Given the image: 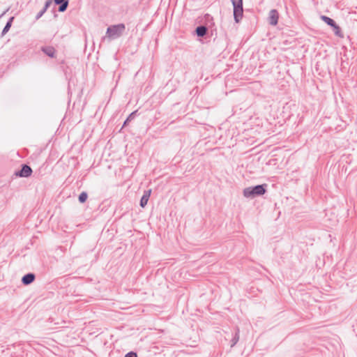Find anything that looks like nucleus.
<instances>
[{
	"instance_id": "7",
	"label": "nucleus",
	"mask_w": 357,
	"mask_h": 357,
	"mask_svg": "<svg viewBox=\"0 0 357 357\" xmlns=\"http://www.w3.org/2000/svg\"><path fill=\"white\" fill-rule=\"evenodd\" d=\"M54 1L56 4H61L59 8L60 12H63L66 10L68 5V0H54Z\"/></svg>"
},
{
	"instance_id": "13",
	"label": "nucleus",
	"mask_w": 357,
	"mask_h": 357,
	"mask_svg": "<svg viewBox=\"0 0 357 357\" xmlns=\"http://www.w3.org/2000/svg\"><path fill=\"white\" fill-rule=\"evenodd\" d=\"M87 194L86 192H82L79 196V200L80 202L84 203L87 199Z\"/></svg>"
},
{
	"instance_id": "4",
	"label": "nucleus",
	"mask_w": 357,
	"mask_h": 357,
	"mask_svg": "<svg viewBox=\"0 0 357 357\" xmlns=\"http://www.w3.org/2000/svg\"><path fill=\"white\" fill-rule=\"evenodd\" d=\"M279 19V14L276 10H271L268 14V22L271 25H276Z\"/></svg>"
},
{
	"instance_id": "14",
	"label": "nucleus",
	"mask_w": 357,
	"mask_h": 357,
	"mask_svg": "<svg viewBox=\"0 0 357 357\" xmlns=\"http://www.w3.org/2000/svg\"><path fill=\"white\" fill-rule=\"evenodd\" d=\"M333 28L334 29L335 33L337 36H341L340 29V27L337 25H336V24H335V26H333Z\"/></svg>"
},
{
	"instance_id": "8",
	"label": "nucleus",
	"mask_w": 357,
	"mask_h": 357,
	"mask_svg": "<svg viewBox=\"0 0 357 357\" xmlns=\"http://www.w3.org/2000/svg\"><path fill=\"white\" fill-rule=\"evenodd\" d=\"M34 279H35V275L32 273H29V274L24 275L22 278V280L24 284H31L32 282H33Z\"/></svg>"
},
{
	"instance_id": "16",
	"label": "nucleus",
	"mask_w": 357,
	"mask_h": 357,
	"mask_svg": "<svg viewBox=\"0 0 357 357\" xmlns=\"http://www.w3.org/2000/svg\"><path fill=\"white\" fill-rule=\"evenodd\" d=\"M52 3V0H48L45 3V9H47Z\"/></svg>"
},
{
	"instance_id": "1",
	"label": "nucleus",
	"mask_w": 357,
	"mask_h": 357,
	"mask_svg": "<svg viewBox=\"0 0 357 357\" xmlns=\"http://www.w3.org/2000/svg\"><path fill=\"white\" fill-rule=\"evenodd\" d=\"M266 185H259L255 187H249L243 190V195L246 197H254L258 195H262L266 192Z\"/></svg>"
},
{
	"instance_id": "9",
	"label": "nucleus",
	"mask_w": 357,
	"mask_h": 357,
	"mask_svg": "<svg viewBox=\"0 0 357 357\" xmlns=\"http://www.w3.org/2000/svg\"><path fill=\"white\" fill-rule=\"evenodd\" d=\"M44 52L50 57H54L55 55V50L53 47H48L43 49Z\"/></svg>"
},
{
	"instance_id": "6",
	"label": "nucleus",
	"mask_w": 357,
	"mask_h": 357,
	"mask_svg": "<svg viewBox=\"0 0 357 357\" xmlns=\"http://www.w3.org/2000/svg\"><path fill=\"white\" fill-rule=\"evenodd\" d=\"M32 170L28 165H24L19 174L20 176L27 177L31 175Z\"/></svg>"
},
{
	"instance_id": "2",
	"label": "nucleus",
	"mask_w": 357,
	"mask_h": 357,
	"mask_svg": "<svg viewBox=\"0 0 357 357\" xmlns=\"http://www.w3.org/2000/svg\"><path fill=\"white\" fill-rule=\"evenodd\" d=\"M234 6V16L235 21L238 22L243 16V0H231Z\"/></svg>"
},
{
	"instance_id": "3",
	"label": "nucleus",
	"mask_w": 357,
	"mask_h": 357,
	"mask_svg": "<svg viewBox=\"0 0 357 357\" xmlns=\"http://www.w3.org/2000/svg\"><path fill=\"white\" fill-rule=\"evenodd\" d=\"M125 29L122 24L110 26L107 29V34L109 38H116L121 35Z\"/></svg>"
},
{
	"instance_id": "5",
	"label": "nucleus",
	"mask_w": 357,
	"mask_h": 357,
	"mask_svg": "<svg viewBox=\"0 0 357 357\" xmlns=\"http://www.w3.org/2000/svg\"><path fill=\"white\" fill-rule=\"evenodd\" d=\"M151 190H149L146 191L144 192V195L142 196L141 201H140V206L142 208H144L147 204L149 197L151 195Z\"/></svg>"
},
{
	"instance_id": "12",
	"label": "nucleus",
	"mask_w": 357,
	"mask_h": 357,
	"mask_svg": "<svg viewBox=\"0 0 357 357\" xmlns=\"http://www.w3.org/2000/svg\"><path fill=\"white\" fill-rule=\"evenodd\" d=\"M14 17H12L9 21L7 22L6 25L5 26L4 29H3V31H2V34L4 35L6 34L10 29V26H11V24H12V22H13V20Z\"/></svg>"
},
{
	"instance_id": "15",
	"label": "nucleus",
	"mask_w": 357,
	"mask_h": 357,
	"mask_svg": "<svg viewBox=\"0 0 357 357\" xmlns=\"http://www.w3.org/2000/svg\"><path fill=\"white\" fill-rule=\"evenodd\" d=\"M125 357H137V354L135 352L131 351V352L128 353L125 356Z\"/></svg>"
},
{
	"instance_id": "10",
	"label": "nucleus",
	"mask_w": 357,
	"mask_h": 357,
	"mask_svg": "<svg viewBox=\"0 0 357 357\" xmlns=\"http://www.w3.org/2000/svg\"><path fill=\"white\" fill-rule=\"evenodd\" d=\"M196 33L199 36H203L206 33V28L205 26H198L196 29Z\"/></svg>"
},
{
	"instance_id": "11",
	"label": "nucleus",
	"mask_w": 357,
	"mask_h": 357,
	"mask_svg": "<svg viewBox=\"0 0 357 357\" xmlns=\"http://www.w3.org/2000/svg\"><path fill=\"white\" fill-rule=\"evenodd\" d=\"M321 20L323 21H324L327 24L330 25L331 26H335V22L331 19L330 17H326V16H321Z\"/></svg>"
}]
</instances>
